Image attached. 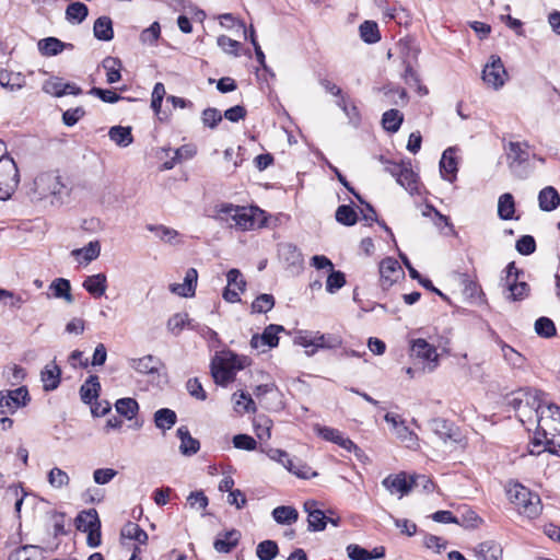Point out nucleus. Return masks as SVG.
<instances>
[{"label":"nucleus","instance_id":"nucleus-1","mask_svg":"<svg viewBox=\"0 0 560 560\" xmlns=\"http://www.w3.org/2000/svg\"><path fill=\"white\" fill-rule=\"evenodd\" d=\"M213 219L230 228L248 231L265 223L264 211L258 207L235 206L229 202L215 205Z\"/></svg>","mask_w":560,"mask_h":560},{"label":"nucleus","instance_id":"nucleus-2","mask_svg":"<svg viewBox=\"0 0 560 560\" xmlns=\"http://www.w3.org/2000/svg\"><path fill=\"white\" fill-rule=\"evenodd\" d=\"M506 494L520 514H523L528 518H535L540 514L541 504L539 495L533 493L523 485L518 482L509 483Z\"/></svg>","mask_w":560,"mask_h":560},{"label":"nucleus","instance_id":"nucleus-3","mask_svg":"<svg viewBox=\"0 0 560 560\" xmlns=\"http://www.w3.org/2000/svg\"><path fill=\"white\" fill-rule=\"evenodd\" d=\"M528 149L527 142L510 141L505 145L509 168L520 178H526L533 168L529 164Z\"/></svg>","mask_w":560,"mask_h":560},{"label":"nucleus","instance_id":"nucleus-4","mask_svg":"<svg viewBox=\"0 0 560 560\" xmlns=\"http://www.w3.org/2000/svg\"><path fill=\"white\" fill-rule=\"evenodd\" d=\"M508 78L509 74L501 58L497 55H491L482 70L483 82L493 90H499L504 85Z\"/></svg>","mask_w":560,"mask_h":560},{"label":"nucleus","instance_id":"nucleus-5","mask_svg":"<svg viewBox=\"0 0 560 560\" xmlns=\"http://www.w3.org/2000/svg\"><path fill=\"white\" fill-rule=\"evenodd\" d=\"M30 400L28 390L25 386L13 390H1L0 415H13L18 409L26 406Z\"/></svg>","mask_w":560,"mask_h":560},{"label":"nucleus","instance_id":"nucleus-6","mask_svg":"<svg viewBox=\"0 0 560 560\" xmlns=\"http://www.w3.org/2000/svg\"><path fill=\"white\" fill-rule=\"evenodd\" d=\"M36 188L45 195L61 197L67 192V187L61 180L58 172H45L35 178Z\"/></svg>","mask_w":560,"mask_h":560},{"label":"nucleus","instance_id":"nucleus-7","mask_svg":"<svg viewBox=\"0 0 560 560\" xmlns=\"http://www.w3.org/2000/svg\"><path fill=\"white\" fill-rule=\"evenodd\" d=\"M404 277L405 272L395 258L387 257L380 262V281L383 290H388L395 282Z\"/></svg>","mask_w":560,"mask_h":560},{"label":"nucleus","instance_id":"nucleus-8","mask_svg":"<svg viewBox=\"0 0 560 560\" xmlns=\"http://www.w3.org/2000/svg\"><path fill=\"white\" fill-rule=\"evenodd\" d=\"M284 328L281 325L270 324L268 325L261 335L255 334L250 339V347L256 350L265 352L267 349H271L279 343V332L283 331Z\"/></svg>","mask_w":560,"mask_h":560},{"label":"nucleus","instance_id":"nucleus-9","mask_svg":"<svg viewBox=\"0 0 560 560\" xmlns=\"http://www.w3.org/2000/svg\"><path fill=\"white\" fill-rule=\"evenodd\" d=\"M314 431L322 439L335 443L348 452L359 451V447L349 438L343 436V434L337 429L324 427L317 423L314 425Z\"/></svg>","mask_w":560,"mask_h":560},{"label":"nucleus","instance_id":"nucleus-10","mask_svg":"<svg viewBox=\"0 0 560 560\" xmlns=\"http://www.w3.org/2000/svg\"><path fill=\"white\" fill-rule=\"evenodd\" d=\"M304 511L307 513V529L310 532H322L326 528L328 517L318 508V502L307 500L304 502Z\"/></svg>","mask_w":560,"mask_h":560},{"label":"nucleus","instance_id":"nucleus-11","mask_svg":"<svg viewBox=\"0 0 560 560\" xmlns=\"http://www.w3.org/2000/svg\"><path fill=\"white\" fill-rule=\"evenodd\" d=\"M211 374L214 382L218 385L225 386L229 383L233 382L235 378V373L233 372L232 366L228 363L224 355L217 357L211 363Z\"/></svg>","mask_w":560,"mask_h":560},{"label":"nucleus","instance_id":"nucleus-12","mask_svg":"<svg viewBox=\"0 0 560 560\" xmlns=\"http://www.w3.org/2000/svg\"><path fill=\"white\" fill-rule=\"evenodd\" d=\"M383 486L392 493L399 492L401 495L409 493L413 486L417 485V479H407L405 472L397 475H389L383 481Z\"/></svg>","mask_w":560,"mask_h":560},{"label":"nucleus","instance_id":"nucleus-13","mask_svg":"<svg viewBox=\"0 0 560 560\" xmlns=\"http://www.w3.org/2000/svg\"><path fill=\"white\" fill-rule=\"evenodd\" d=\"M197 279H198L197 270L195 268H189L186 271L184 282L171 284L170 290H171V292H173L179 296H184V298L194 296L196 285H197Z\"/></svg>","mask_w":560,"mask_h":560},{"label":"nucleus","instance_id":"nucleus-14","mask_svg":"<svg viewBox=\"0 0 560 560\" xmlns=\"http://www.w3.org/2000/svg\"><path fill=\"white\" fill-rule=\"evenodd\" d=\"M129 365L140 374H156L160 366H162V362L159 358L148 354L142 358L130 359Z\"/></svg>","mask_w":560,"mask_h":560},{"label":"nucleus","instance_id":"nucleus-15","mask_svg":"<svg viewBox=\"0 0 560 560\" xmlns=\"http://www.w3.org/2000/svg\"><path fill=\"white\" fill-rule=\"evenodd\" d=\"M177 438L180 440L179 452L184 456H192L200 450V442L192 438L188 428L182 425L176 431Z\"/></svg>","mask_w":560,"mask_h":560},{"label":"nucleus","instance_id":"nucleus-16","mask_svg":"<svg viewBox=\"0 0 560 560\" xmlns=\"http://www.w3.org/2000/svg\"><path fill=\"white\" fill-rule=\"evenodd\" d=\"M457 160L453 148L446 149L440 161V172L444 179L454 182L457 173Z\"/></svg>","mask_w":560,"mask_h":560},{"label":"nucleus","instance_id":"nucleus-17","mask_svg":"<svg viewBox=\"0 0 560 560\" xmlns=\"http://www.w3.org/2000/svg\"><path fill=\"white\" fill-rule=\"evenodd\" d=\"M241 533L236 529L219 534L213 542V548L220 553H230L238 544Z\"/></svg>","mask_w":560,"mask_h":560},{"label":"nucleus","instance_id":"nucleus-18","mask_svg":"<svg viewBox=\"0 0 560 560\" xmlns=\"http://www.w3.org/2000/svg\"><path fill=\"white\" fill-rule=\"evenodd\" d=\"M410 349L412 354L419 359L434 363L438 361L439 355L435 347L430 345L425 339L418 338L412 340Z\"/></svg>","mask_w":560,"mask_h":560},{"label":"nucleus","instance_id":"nucleus-19","mask_svg":"<svg viewBox=\"0 0 560 560\" xmlns=\"http://www.w3.org/2000/svg\"><path fill=\"white\" fill-rule=\"evenodd\" d=\"M279 257L292 267H300L303 262V256L296 245L292 243H281L278 245Z\"/></svg>","mask_w":560,"mask_h":560},{"label":"nucleus","instance_id":"nucleus-20","mask_svg":"<svg viewBox=\"0 0 560 560\" xmlns=\"http://www.w3.org/2000/svg\"><path fill=\"white\" fill-rule=\"evenodd\" d=\"M75 527L78 530L88 533L96 527H101V521L95 509L82 511L75 517Z\"/></svg>","mask_w":560,"mask_h":560},{"label":"nucleus","instance_id":"nucleus-21","mask_svg":"<svg viewBox=\"0 0 560 560\" xmlns=\"http://www.w3.org/2000/svg\"><path fill=\"white\" fill-rule=\"evenodd\" d=\"M83 288L94 298H101L107 289V278L105 273H96L86 277L83 281Z\"/></svg>","mask_w":560,"mask_h":560},{"label":"nucleus","instance_id":"nucleus-22","mask_svg":"<svg viewBox=\"0 0 560 560\" xmlns=\"http://www.w3.org/2000/svg\"><path fill=\"white\" fill-rule=\"evenodd\" d=\"M526 396H524V408H528L529 411H534L536 415V419L539 417L540 408H542L545 404L546 394L536 388L525 387L523 388Z\"/></svg>","mask_w":560,"mask_h":560},{"label":"nucleus","instance_id":"nucleus-23","mask_svg":"<svg viewBox=\"0 0 560 560\" xmlns=\"http://www.w3.org/2000/svg\"><path fill=\"white\" fill-rule=\"evenodd\" d=\"M93 34L96 39L109 42L114 38L113 21L109 16L103 15L95 20Z\"/></svg>","mask_w":560,"mask_h":560},{"label":"nucleus","instance_id":"nucleus-24","mask_svg":"<svg viewBox=\"0 0 560 560\" xmlns=\"http://www.w3.org/2000/svg\"><path fill=\"white\" fill-rule=\"evenodd\" d=\"M272 518L279 525H292L299 520V512L294 506L280 505L272 510Z\"/></svg>","mask_w":560,"mask_h":560},{"label":"nucleus","instance_id":"nucleus-25","mask_svg":"<svg viewBox=\"0 0 560 560\" xmlns=\"http://www.w3.org/2000/svg\"><path fill=\"white\" fill-rule=\"evenodd\" d=\"M532 448L530 454H540L541 452L556 453V451L551 447L553 442L547 439V433L544 430L542 425H538L537 431L532 440Z\"/></svg>","mask_w":560,"mask_h":560},{"label":"nucleus","instance_id":"nucleus-26","mask_svg":"<svg viewBox=\"0 0 560 560\" xmlns=\"http://www.w3.org/2000/svg\"><path fill=\"white\" fill-rule=\"evenodd\" d=\"M538 201L541 210L552 211L560 205V196L553 187L547 186L540 190Z\"/></svg>","mask_w":560,"mask_h":560},{"label":"nucleus","instance_id":"nucleus-27","mask_svg":"<svg viewBox=\"0 0 560 560\" xmlns=\"http://www.w3.org/2000/svg\"><path fill=\"white\" fill-rule=\"evenodd\" d=\"M177 422V415L170 408H161L154 412V424L165 432L172 429Z\"/></svg>","mask_w":560,"mask_h":560},{"label":"nucleus","instance_id":"nucleus-28","mask_svg":"<svg viewBox=\"0 0 560 560\" xmlns=\"http://www.w3.org/2000/svg\"><path fill=\"white\" fill-rule=\"evenodd\" d=\"M101 384L96 375H91L80 387L81 400L84 404H91L93 399L98 397Z\"/></svg>","mask_w":560,"mask_h":560},{"label":"nucleus","instance_id":"nucleus-29","mask_svg":"<svg viewBox=\"0 0 560 560\" xmlns=\"http://www.w3.org/2000/svg\"><path fill=\"white\" fill-rule=\"evenodd\" d=\"M109 139L120 148H126L133 142L131 127L114 126L108 131Z\"/></svg>","mask_w":560,"mask_h":560},{"label":"nucleus","instance_id":"nucleus-30","mask_svg":"<svg viewBox=\"0 0 560 560\" xmlns=\"http://www.w3.org/2000/svg\"><path fill=\"white\" fill-rule=\"evenodd\" d=\"M397 49L401 58V63L418 62L420 49L413 42L400 39L397 44Z\"/></svg>","mask_w":560,"mask_h":560},{"label":"nucleus","instance_id":"nucleus-31","mask_svg":"<svg viewBox=\"0 0 560 560\" xmlns=\"http://www.w3.org/2000/svg\"><path fill=\"white\" fill-rule=\"evenodd\" d=\"M60 375L61 371L58 365H46L40 374L42 381L44 383V389L46 392L56 389L60 383Z\"/></svg>","mask_w":560,"mask_h":560},{"label":"nucleus","instance_id":"nucleus-32","mask_svg":"<svg viewBox=\"0 0 560 560\" xmlns=\"http://www.w3.org/2000/svg\"><path fill=\"white\" fill-rule=\"evenodd\" d=\"M102 66L106 70L107 83L114 84L121 79L120 70L122 63L119 58L108 56L102 61Z\"/></svg>","mask_w":560,"mask_h":560},{"label":"nucleus","instance_id":"nucleus-33","mask_svg":"<svg viewBox=\"0 0 560 560\" xmlns=\"http://www.w3.org/2000/svg\"><path fill=\"white\" fill-rule=\"evenodd\" d=\"M49 289L52 291V295L56 299H65L67 303H73V295L71 294V284L70 281L65 278L55 279Z\"/></svg>","mask_w":560,"mask_h":560},{"label":"nucleus","instance_id":"nucleus-34","mask_svg":"<svg viewBox=\"0 0 560 560\" xmlns=\"http://www.w3.org/2000/svg\"><path fill=\"white\" fill-rule=\"evenodd\" d=\"M65 49V43L57 37H46L38 42V50L43 56H57Z\"/></svg>","mask_w":560,"mask_h":560},{"label":"nucleus","instance_id":"nucleus-35","mask_svg":"<svg viewBox=\"0 0 560 560\" xmlns=\"http://www.w3.org/2000/svg\"><path fill=\"white\" fill-rule=\"evenodd\" d=\"M89 14L88 7L80 1L70 3L66 9V20L72 24L82 23Z\"/></svg>","mask_w":560,"mask_h":560},{"label":"nucleus","instance_id":"nucleus-36","mask_svg":"<svg viewBox=\"0 0 560 560\" xmlns=\"http://www.w3.org/2000/svg\"><path fill=\"white\" fill-rule=\"evenodd\" d=\"M501 351L506 363L513 369H524L526 358L505 342H501Z\"/></svg>","mask_w":560,"mask_h":560},{"label":"nucleus","instance_id":"nucleus-37","mask_svg":"<svg viewBox=\"0 0 560 560\" xmlns=\"http://www.w3.org/2000/svg\"><path fill=\"white\" fill-rule=\"evenodd\" d=\"M0 84L3 88H9L11 91L21 90L25 86L26 81L22 73L12 71L0 72Z\"/></svg>","mask_w":560,"mask_h":560},{"label":"nucleus","instance_id":"nucleus-38","mask_svg":"<svg viewBox=\"0 0 560 560\" xmlns=\"http://www.w3.org/2000/svg\"><path fill=\"white\" fill-rule=\"evenodd\" d=\"M314 337L316 349H337L342 346V338L336 334H320L316 331Z\"/></svg>","mask_w":560,"mask_h":560},{"label":"nucleus","instance_id":"nucleus-39","mask_svg":"<svg viewBox=\"0 0 560 560\" xmlns=\"http://www.w3.org/2000/svg\"><path fill=\"white\" fill-rule=\"evenodd\" d=\"M515 212L514 198L510 192L500 196L498 201V215L502 220L513 219Z\"/></svg>","mask_w":560,"mask_h":560},{"label":"nucleus","instance_id":"nucleus-40","mask_svg":"<svg viewBox=\"0 0 560 560\" xmlns=\"http://www.w3.org/2000/svg\"><path fill=\"white\" fill-rule=\"evenodd\" d=\"M360 37L366 44H375L381 39L377 23L374 21H364L360 27Z\"/></svg>","mask_w":560,"mask_h":560},{"label":"nucleus","instance_id":"nucleus-41","mask_svg":"<svg viewBox=\"0 0 560 560\" xmlns=\"http://www.w3.org/2000/svg\"><path fill=\"white\" fill-rule=\"evenodd\" d=\"M508 282V295L506 300L516 302L522 301L528 296L529 285L524 282H517V280L506 281Z\"/></svg>","mask_w":560,"mask_h":560},{"label":"nucleus","instance_id":"nucleus-42","mask_svg":"<svg viewBox=\"0 0 560 560\" xmlns=\"http://www.w3.org/2000/svg\"><path fill=\"white\" fill-rule=\"evenodd\" d=\"M121 537L136 540L141 545L147 544L148 534L137 523L128 522L121 529Z\"/></svg>","mask_w":560,"mask_h":560},{"label":"nucleus","instance_id":"nucleus-43","mask_svg":"<svg viewBox=\"0 0 560 560\" xmlns=\"http://www.w3.org/2000/svg\"><path fill=\"white\" fill-rule=\"evenodd\" d=\"M404 120L402 114L398 109H388L383 114V128L389 132H396Z\"/></svg>","mask_w":560,"mask_h":560},{"label":"nucleus","instance_id":"nucleus-44","mask_svg":"<svg viewBox=\"0 0 560 560\" xmlns=\"http://www.w3.org/2000/svg\"><path fill=\"white\" fill-rule=\"evenodd\" d=\"M417 179L418 175L408 165L405 164L396 180L399 185L413 194L418 189Z\"/></svg>","mask_w":560,"mask_h":560},{"label":"nucleus","instance_id":"nucleus-45","mask_svg":"<svg viewBox=\"0 0 560 560\" xmlns=\"http://www.w3.org/2000/svg\"><path fill=\"white\" fill-rule=\"evenodd\" d=\"M116 411L126 417L128 420H131L136 417L139 410V405L136 399L127 397L120 398L115 404Z\"/></svg>","mask_w":560,"mask_h":560},{"label":"nucleus","instance_id":"nucleus-46","mask_svg":"<svg viewBox=\"0 0 560 560\" xmlns=\"http://www.w3.org/2000/svg\"><path fill=\"white\" fill-rule=\"evenodd\" d=\"M336 221L346 226H352L358 221V214L355 210L348 205H341L337 208L335 214Z\"/></svg>","mask_w":560,"mask_h":560},{"label":"nucleus","instance_id":"nucleus-47","mask_svg":"<svg viewBox=\"0 0 560 560\" xmlns=\"http://www.w3.org/2000/svg\"><path fill=\"white\" fill-rule=\"evenodd\" d=\"M279 548L273 540H264L258 544L256 548V555L259 560H272L277 557Z\"/></svg>","mask_w":560,"mask_h":560},{"label":"nucleus","instance_id":"nucleus-48","mask_svg":"<svg viewBox=\"0 0 560 560\" xmlns=\"http://www.w3.org/2000/svg\"><path fill=\"white\" fill-rule=\"evenodd\" d=\"M478 552L485 560H499L502 557V548L491 540L479 544Z\"/></svg>","mask_w":560,"mask_h":560},{"label":"nucleus","instance_id":"nucleus-49","mask_svg":"<svg viewBox=\"0 0 560 560\" xmlns=\"http://www.w3.org/2000/svg\"><path fill=\"white\" fill-rule=\"evenodd\" d=\"M147 229L153 232L161 241L168 244H174V241L178 236V232L176 230L162 224H148Z\"/></svg>","mask_w":560,"mask_h":560},{"label":"nucleus","instance_id":"nucleus-50","mask_svg":"<svg viewBox=\"0 0 560 560\" xmlns=\"http://www.w3.org/2000/svg\"><path fill=\"white\" fill-rule=\"evenodd\" d=\"M535 331L542 338H551L556 336L557 329L555 323L549 317H539L535 322Z\"/></svg>","mask_w":560,"mask_h":560},{"label":"nucleus","instance_id":"nucleus-51","mask_svg":"<svg viewBox=\"0 0 560 560\" xmlns=\"http://www.w3.org/2000/svg\"><path fill=\"white\" fill-rule=\"evenodd\" d=\"M431 429L443 441L453 439L452 424L444 419H433L431 421Z\"/></svg>","mask_w":560,"mask_h":560},{"label":"nucleus","instance_id":"nucleus-52","mask_svg":"<svg viewBox=\"0 0 560 560\" xmlns=\"http://www.w3.org/2000/svg\"><path fill=\"white\" fill-rule=\"evenodd\" d=\"M5 162L8 164L9 173L11 174L10 182L14 185L19 183V170L12 158L8 155L5 143L0 140V163Z\"/></svg>","mask_w":560,"mask_h":560},{"label":"nucleus","instance_id":"nucleus-53","mask_svg":"<svg viewBox=\"0 0 560 560\" xmlns=\"http://www.w3.org/2000/svg\"><path fill=\"white\" fill-rule=\"evenodd\" d=\"M101 253V245L97 241L90 242L86 246L72 250L73 256L83 255L84 260L90 262L96 259Z\"/></svg>","mask_w":560,"mask_h":560},{"label":"nucleus","instance_id":"nucleus-54","mask_svg":"<svg viewBox=\"0 0 560 560\" xmlns=\"http://www.w3.org/2000/svg\"><path fill=\"white\" fill-rule=\"evenodd\" d=\"M547 418H550L553 422L560 423V407L553 402L545 401L537 419L538 425L540 427V423Z\"/></svg>","mask_w":560,"mask_h":560},{"label":"nucleus","instance_id":"nucleus-55","mask_svg":"<svg viewBox=\"0 0 560 560\" xmlns=\"http://www.w3.org/2000/svg\"><path fill=\"white\" fill-rule=\"evenodd\" d=\"M271 425L272 421L266 417L258 418L254 422V430L256 433V436L260 441H266L270 439L271 436Z\"/></svg>","mask_w":560,"mask_h":560},{"label":"nucleus","instance_id":"nucleus-56","mask_svg":"<svg viewBox=\"0 0 560 560\" xmlns=\"http://www.w3.org/2000/svg\"><path fill=\"white\" fill-rule=\"evenodd\" d=\"M275 306V298L271 294H260L252 303V310L255 313H267Z\"/></svg>","mask_w":560,"mask_h":560},{"label":"nucleus","instance_id":"nucleus-57","mask_svg":"<svg viewBox=\"0 0 560 560\" xmlns=\"http://www.w3.org/2000/svg\"><path fill=\"white\" fill-rule=\"evenodd\" d=\"M346 284L345 273L339 270L331 269L327 280L326 290L329 293H335Z\"/></svg>","mask_w":560,"mask_h":560},{"label":"nucleus","instance_id":"nucleus-58","mask_svg":"<svg viewBox=\"0 0 560 560\" xmlns=\"http://www.w3.org/2000/svg\"><path fill=\"white\" fill-rule=\"evenodd\" d=\"M222 114L214 107H208L203 109L201 114V120L203 126L214 129L222 121Z\"/></svg>","mask_w":560,"mask_h":560},{"label":"nucleus","instance_id":"nucleus-59","mask_svg":"<svg viewBox=\"0 0 560 560\" xmlns=\"http://www.w3.org/2000/svg\"><path fill=\"white\" fill-rule=\"evenodd\" d=\"M48 482L54 488H62L69 485L70 478L66 471L55 467L48 472Z\"/></svg>","mask_w":560,"mask_h":560},{"label":"nucleus","instance_id":"nucleus-60","mask_svg":"<svg viewBox=\"0 0 560 560\" xmlns=\"http://www.w3.org/2000/svg\"><path fill=\"white\" fill-rule=\"evenodd\" d=\"M38 550L37 546L24 545L15 549L9 557V560H35Z\"/></svg>","mask_w":560,"mask_h":560},{"label":"nucleus","instance_id":"nucleus-61","mask_svg":"<svg viewBox=\"0 0 560 560\" xmlns=\"http://www.w3.org/2000/svg\"><path fill=\"white\" fill-rule=\"evenodd\" d=\"M516 250L521 255H530L536 250V241L532 235H523L516 241Z\"/></svg>","mask_w":560,"mask_h":560},{"label":"nucleus","instance_id":"nucleus-62","mask_svg":"<svg viewBox=\"0 0 560 560\" xmlns=\"http://www.w3.org/2000/svg\"><path fill=\"white\" fill-rule=\"evenodd\" d=\"M524 396H526V393L523 388H520L505 396V404L513 410L521 411L524 409Z\"/></svg>","mask_w":560,"mask_h":560},{"label":"nucleus","instance_id":"nucleus-63","mask_svg":"<svg viewBox=\"0 0 560 560\" xmlns=\"http://www.w3.org/2000/svg\"><path fill=\"white\" fill-rule=\"evenodd\" d=\"M233 445L238 450L254 451L257 447V442L248 434H236L233 438Z\"/></svg>","mask_w":560,"mask_h":560},{"label":"nucleus","instance_id":"nucleus-64","mask_svg":"<svg viewBox=\"0 0 560 560\" xmlns=\"http://www.w3.org/2000/svg\"><path fill=\"white\" fill-rule=\"evenodd\" d=\"M218 46L222 48L223 51L228 54H232L234 56H238V50L241 47V43L230 38L226 35H220L217 39Z\"/></svg>","mask_w":560,"mask_h":560}]
</instances>
